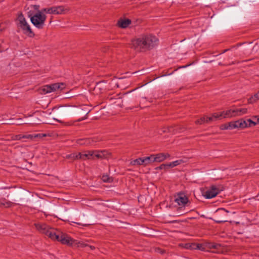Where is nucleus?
I'll return each instance as SVG.
<instances>
[{
	"instance_id": "nucleus-1",
	"label": "nucleus",
	"mask_w": 259,
	"mask_h": 259,
	"mask_svg": "<svg viewBox=\"0 0 259 259\" xmlns=\"http://www.w3.org/2000/svg\"><path fill=\"white\" fill-rule=\"evenodd\" d=\"M36 229L41 233L45 234L53 240H57L63 244L72 246L74 240L69 235L59 230L50 227L44 223H35Z\"/></svg>"
},
{
	"instance_id": "nucleus-2",
	"label": "nucleus",
	"mask_w": 259,
	"mask_h": 259,
	"mask_svg": "<svg viewBox=\"0 0 259 259\" xmlns=\"http://www.w3.org/2000/svg\"><path fill=\"white\" fill-rule=\"evenodd\" d=\"M158 39L152 35H144L132 40L131 47L137 52H145L152 49Z\"/></svg>"
},
{
	"instance_id": "nucleus-3",
	"label": "nucleus",
	"mask_w": 259,
	"mask_h": 259,
	"mask_svg": "<svg viewBox=\"0 0 259 259\" xmlns=\"http://www.w3.org/2000/svg\"><path fill=\"white\" fill-rule=\"evenodd\" d=\"M53 111L54 116H55L53 119L60 123L62 122V121L60 119L70 116L73 112L72 108L70 106L54 107Z\"/></svg>"
},
{
	"instance_id": "nucleus-4",
	"label": "nucleus",
	"mask_w": 259,
	"mask_h": 259,
	"mask_svg": "<svg viewBox=\"0 0 259 259\" xmlns=\"http://www.w3.org/2000/svg\"><path fill=\"white\" fill-rule=\"evenodd\" d=\"M110 156V153L106 150H91L87 151V153L82 152V160L107 158Z\"/></svg>"
},
{
	"instance_id": "nucleus-5",
	"label": "nucleus",
	"mask_w": 259,
	"mask_h": 259,
	"mask_svg": "<svg viewBox=\"0 0 259 259\" xmlns=\"http://www.w3.org/2000/svg\"><path fill=\"white\" fill-rule=\"evenodd\" d=\"M46 18V16L43 14L41 11L38 10L37 13L30 18V20L36 27L42 29L44 26Z\"/></svg>"
},
{
	"instance_id": "nucleus-6",
	"label": "nucleus",
	"mask_w": 259,
	"mask_h": 259,
	"mask_svg": "<svg viewBox=\"0 0 259 259\" xmlns=\"http://www.w3.org/2000/svg\"><path fill=\"white\" fill-rule=\"evenodd\" d=\"M19 22V26L23 30L25 34H28L30 37H33L34 33L31 30L30 26L27 23L23 15L21 13L18 17Z\"/></svg>"
},
{
	"instance_id": "nucleus-7",
	"label": "nucleus",
	"mask_w": 259,
	"mask_h": 259,
	"mask_svg": "<svg viewBox=\"0 0 259 259\" xmlns=\"http://www.w3.org/2000/svg\"><path fill=\"white\" fill-rule=\"evenodd\" d=\"M222 115L223 114L214 113L211 114L210 116L205 115L200 117L199 119L196 120L195 123V124L199 125L209 123L210 122L215 121L219 119Z\"/></svg>"
},
{
	"instance_id": "nucleus-8",
	"label": "nucleus",
	"mask_w": 259,
	"mask_h": 259,
	"mask_svg": "<svg viewBox=\"0 0 259 259\" xmlns=\"http://www.w3.org/2000/svg\"><path fill=\"white\" fill-rule=\"evenodd\" d=\"M175 201L179 206H181L178 208V210L184 211L185 206L190 204V202L188 197L184 194L182 193L178 194Z\"/></svg>"
},
{
	"instance_id": "nucleus-9",
	"label": "nucleus",
	"mask_w": 259,
	"mask_h": 259,
	"mask_svg": "<svg viewBox=\"0 0 259 259\" xmlns=\"http://www.w3.org/2000/svg\"><path fill=\"white\" fill-rule=\"evenodd\" d=\"M205 251H211L213 253H219L222 252L223 248L219 243L205 242L204 245Z\"/></svg>"
},
{
	"instance_id": "nucleus-10",
	"label": "nucleus",
	"mask_w": 259,
	"mask_h": 259,
	"mask_svg": "<svg viewBox=\"0 0 259 259\" xmlns=\"http://www.w3.org/2000/svg\"><path fill=\"white\" fill-rule=\"evenodd\" d=\"M222 191L219 186L211 185L209 189L203 192V196L207 199L215 197Z\"/></svg>"
},
{
	"instance_id": "nucleus-11",
	"label": "nucleus",
	"mask_w": 259,
	"mask_h": 259,
	"mask_svg": "<svg viewBox=\"0 0 259 259\" xmlns=\"http://www.w3.org/2000/svg\"><path fill=\"white\" fill-rule=\"evenodd\" d=\"M41 11L42 13L45 12L48 14H61L64 11V8L63 6L53 7L42 9Z\"/></svg>"
},
{
	"instance_id": "nucleus-12",
	"label": "nucleus",
	"mask_w": 259,
	"mask_h": 259,
	"mask_svg": "<svg viewBox=\"0 0 259 259\" xmlns=\"http://www.w3.org/2000/svg\"><path fill=\"white\" fill-rule=\"evenodd\" d=\"M99 140L98 138L96 137L83 138L77 139L76 143L80 145L89 146L94 144L95 143L99 141Z\"/></svg>"
},
{
	"instance_id": "nucleus-13",
	"label": "nucleus",
	"mask_w": 259,
	"mask_h": 259,
	"mask_svg": "<svg viewBox=\"0 0 259 259\" xmlns=\"http://www.w3.org/2000/svg\"><path fill=\"white\" fill-rule=\"evenodd\" d=\"M45 135H41L40 134H34V135H16L14 136L13 137V139L14 140H20L23 139H30L33 140V139L36 138H41L43 137H45Z\"/></svg>"
},
{
	"instance_id": "nucleus-14",
	"label": "nucleus",
	"mask_w": 259,
	"mask_h": 259,
	"mask_svg": "<svg viewBox=\"0 0 259 259\" xmlns=\"http://www.w3.org/2000/svg\"><path fill=\"white\" fill-rule=\"evenodd\" d=\"M185 127L184 126H168L166 128H164L162 132L163 133L169 132L172 133L173 134H176L177 132H181L184 131L185 130Z\"/></svg>"
},
{
	"instance_id": "nucleus-15",
	"label": "nucleus",
	"mask_w": 259,
	"mask_h": 259,
	"mask_svg": "<svg viewBox=\"0 0 259 259\" xmlns=\"http://www.w3.org/2000/svg\"><path fill=\"white\" fill-rule=\"evenodd\" d=\"M169 157L170 155L168 153H160L155 155L154 154L153 160H154V162H160Z\"/></svg>"
},
{
	"instance_id": "nucleus-16",
	"label": "nucleus",
	"mask_w": 259,
	"mask_h": 259,
	"mask_svg": "<svg viewBox=\"0 0 259 259\" xmlns=\"http://www.w3.org/2000/svg\"><path fill=\"white\" fill-rule=\"evenodd\" d=\"M131 20L128 19H120L118 21V26L122 28L127 27L131 24Z\"/></svg>"
},
{
	"instance_id": "nucleus-17",
	"label": "nucleus",
	"mask_w": 259,
	"mask_h": 259,
	"mask_svg": "<svg viewBox=\"0 0 259 259\" xmlns=\"http://www.w3.org/2000/svg\"><path fill=\"white\" fill-rule=\"evenodd\" d=\"M236 128H244L248 127V124L245 120L243 119L234 121Z\"/></svg>"
},
{
	"instance_id": "nucleus-18",
	"label": "nucleus",
	"mask_w": 259,
	"mask_h": 259,
	"mask_svg": "<svg viewBox=\"0 0 259 259\" xmlns=\"http://www.w3.org/2000/svg\"><path fill=\"white\" fill-rule=\"evenodd\" d=\"M236 128H244L248 127V124L245 120L243 119L234 121Z\"/></svg>"
},
{
	"instance_id": "nucleus-19",
	"label": "nucleus",
	"mask_w": 259,
	"mask_h": 259,
	"mask_svg": "<svg viewBox=\"0 0 259 259\" xmlns=\"http://www.w3.org/2000/svg\"><path fill=\"white\" fill-rule=\"evenodd\" d=\"M52 89V92L56 91L57 90H62L65 88V84L63 83H55L49 84Z\"/></svg>"
},
{
	"instance_id": "nucleus-20",
	"label": "nucleus",
	"mask_w": 259,
	"mask_h": 259,
	"mask_svg": "<svg viewBox=\"0 0 259 259\" xmlns=\"http://www.w3.org/2000/svg\"><path fill=\"white\" fill-rule=\"evenodd\" d=\"M154 154H151L149 156L143 157V163L144 166H146L149 164H150L154 162L153 160Z\"/></svg>"
},
{
	"instance_id": "nucleus-21",
	"label": "nucleus",
	"mask_w": 259,
	"mask_h": 259,
	"mask_svg": "<svg viewBox=\"0 0 259 259\" xmlns=\"http://www.w3.org/2000/svg\"><path fill=\"white\" fill-rule=\"evenodd\" d=\"M14 203L13 202L8 201L4 198L1 199V202H0V207L9 208Z\"/></svg>"
},
{
	"instance_id": "nucleus-22",
	"label": "nucleus",
	"mask_w": 259,
	"mask_h": 259,
	"mask_svg": "<svg viewBox=\"0 0 259 259\" xmlns=\"http://www.w3.org/2000/svg\"><path fill=\"white\" fill-rule=\"evenodd\" d=\"M247 111V108L236 109L233 110L234 114H233V115H234V116H241L243 114L246 113Z\"/></svg>"
},
{
	"instance_id": "nucleus-23",
	"label": "nucleus",
	"mask_w": 259,
	"mask_h": 259,
	"mask_svg": "<svg viewBox=\"0 0 259 259\" xmlns=\"http://www.w3.org/2000/svg\"><path fill=\"white\" fill-rule=\"evenodd\" d=\"M131 165H144L143 157H140L131 161Z\"/></svg>"
},
{
	"instance_id": "nucleus-24",
	"label": "nucleus",
	"mask_w": 259,
	"mask_h": 259,
	"mask_svg": "<svg viewBox=\"0 0 259 259\" xmlns=\"http://www.w3.org/2000/svg\"><path fill=\"white\" fill-rule=\"evenodd\" d=\"M218 114H223V115L219 119H221L222 117L226 118V117H234V116L233 115L234 114L233 110H229L226 111H223L221 113H218Z\"/></svg>"
},
{
	"instance_id": "nucleus-25",
	"label": "nucleus",
	"mask_w": 259,
	"mask_h": 259,
	"mask_svg": "<svg viewBox=\"0 0 259 259\" xmlns=\"http://www.w3.org/2000/svg\"><path fill=\"white\" fill-rule=\"evenodd\" d=\"M82 152L72 153L67 156V158H71L73 160L82 159Z\"/></svg>"
},
{
	"instance_id": "nucleus-26",
	"label": "nucleus",
	"mask_w": 259,
	"mask_h": 259,
	"mask_svg": "<svg viewBox=\"0 0 259 259\" xmlns=\"http://www.w3.org/2000/svg\"><path fill=\"white\" fill-rule=\"evenodd\" d=\"M259 100V91L248 99V102L252 104Z\"/></svg>"
},
{
	"instance_id": "nucleus-27",
	"label": "nucleus",
	"mask_w": 259,
	"mask_h": 259,
	"mask_svg": "<svg viewBox=\"0 0 259 259\" xmlns=\"http://www.w3.org/2000/svg\"><path fill=\"white\" fill-rule=\"evenodd\" d=\"M204 243H201V244H196L195 243V245H193L194 246H195V249H199L202 251H205V247L203 246Z\"/></svg>"
},
{
	"instance_id": "nucleus-28",
	"label": "nucleus",
	"mask_w": 259,
	"mask_h": 259,
	"mask_svg": "<svg viewBox=\"0 0 259 259\" xmlns=\"http://www.w3.org/2000/svg\"><path fill=\"white\" fill-rule=\"evenodd\" d=\"M42 91L45 94L49 93L52 92V89H51V87L49 85H46L43 87Z\"/></svg>"
},
{
	"instance_id": "nucleus-29",
	"label": "nucleus",
	"mask_w": 259,
	"mask_h": 259,
	"mask_svg": "<svg viewBox=\"0 0 259 259\" xmlns=\"http://www.w3.org/2000/svg\"><path fill=\"white\" fill-rule=\"evenodd\" d=\"M182 160H176L168 163L169 167H173L181 164Z\"/></svg>"
},
{
	"instance_id": "nucleus-30",
	"label": "nucleus",
	"mask_w": 259,
	"mask_h": 259,
	"mask_svg": "<svg viewBox=\"0 0 259 259\" xmlns=\"http://www.w3.org/2000/svg\"><path fill=\"white\" fill-rule=\"evenodd\" d=\"M246 121L247 122V123L248 124V126H249V127H251L252 125L254 126V125H256L257 123H258L257 121V122L253 121L252 120H251L250 119H247Z\"/></svg>"
},
{
	"instance_id": "nucleus-31",
	"label": "nucleus",
	"mask_w": 259,
	"mask_h": 259,
	"mask_svg": "<svg viewBox=\"0 0 259 259\" xmlns=\"http://www.w3.org/2000/svg\"><path fill=\"white\" fill-rule=\"evenodd\" d=\"M169 168L168 164H162L159 166H158L155 168L156 169H166Z\"/></svg>"
},
{
	"instance_id": "nucleus-32",
	"label": "nucleus",
	"mask_w": 259,
	"mask_h": 259,
	"mask_svg": "<svg viewBox=\"0 0 259 259\" xmlns=\"http://www.w3.org/2000/svg\"><path fill=\"white\" fill-rule=\"evenodd\" d=\"M227 125L228 126L229 130H233L235 128V125L234 123V121H231L230 122L227 123Z\"/></svg>"
},
{
	"instance_id": "nucleus-33",
	"label": "nucleus",
	"mask_w": 259,
	"mask_h": 259,
	"mask_svg": "<svg viewBox=\"0 0 259 259\" xmlns=\"http://www.w3.org/2000/svg\"><path fill=\"white\" fill-rule=\"evenodd\" d=\"M193 245H195V243H186L185 244V248L187 249H195V246Z\"/></svg>"
},
{
	"instance_id": "nucleus-34",
	"label": "nucleus",
	"mask_w": 259,
	"mask_h": 259,
	"mask_svg": "<svg viewBox=\"0 0 259 259\" xmlns=\"http://www.w3.org/2000/svg\"><path fill=\"white\" fill-rule=\"evenodd\" d=\"M220 129L222 130H228V126L227 125V123L225 124H222L220 126Z\"/></svg>"
},
{
	"instance_id": "nucleus-35",
	"label": "nucleus",
	"mask_w": 259,
	"mask_h": 259,
	"mask_svg": "<svg viewBox=\"0 0 259 259\" xmlns=\"http://www.w3.org/2000/svg\"><path fill=\"white\" fill-rule=\"evenodd\" d=\"M101 85H102V83L101 82H98L96 84V86L95 87V90H101Z\"/></svg>"
},
{
	"instance_id": "nucleus-36",
	"label": "nucleus",
	"mask_w": 259,
	"mask_h": 259,
	"mask_svg": "<svg viewBox=\"0 0 259 259\" xmlns=\"http://www.w3.org/2000/svg\"><path fill=\"white\" fill-rule=\"evenodd\" d=\"M228 212V211L226 210L224 208H222L217 211V213H220L221 214L226 213Z\"/></svg>"
},
{
	"instance_id": "nucleus-37",
	"label": "nucleus",
	"mask_w": 259,
	"mask_h": 259,
	"mask_svg": "<svg viewBox=\"0 0 259 259\" xmlns=\"http://www.w3.org/2000/svg\"><path fill=\"white\" fill-rule=\"evenodd\" d=\"M90 112V110H88V111H86L85 112H84V113L85 114V116L84 117L81 118V119H79L78 120V121H81L84 119H86L87 118V115Z\"/></svg>"
},
{
	"instance_id": "nucleus-38",
	"label": "nucleus",
	"mask_w": 259,
	"mask_h": 259,
	"mask_svg": "<svg viewBox=\"0 0 259 259\" xmlns=\"http://www.w3.org/2000/svg\"><path fill=\"white\" fill-rule=\"evenodd\" d=\"M89 246V244H85L82 242H78V247H86V246Z\"/></svg>"
},
{
	"instance_id": "nucleus-39",
	"label": "nucleus",
	"mask_w": 259,
	"mask_h": 259,
	"mask_svg": "<svg viewBox=\"0 0 259 259\" xmlns=\"http://www.w3.org/2000/svg\"><path fill=\"white\" fill-rule=\"evenodd\" d=\"M102 179L104 182H109L108 176L107 175L103 176Z\"/></svg>"
},
{
	"instance_id": "nucleus-40",
	"label": "nucleus",
	"mask_w": 259,
	"mask_h": 259,
	"mask_svg": "<svg viewBox=\"0 0 259 259\" xmlns=\"http://www.w3.org/2000/svg\"><path fill=\"white\" fill-rule=\"evenodd\" d=\"M227 221L224 220V219H223V220H216V222L218 223H223V222H226Z\"/></svg>"
},
{
	"instance_id": "nucleus-41",
	"label": "nucleus",
	"mask_w": 259,
	"mask_h": 259,
	"mask_svg": "<svg viewBox=\"0 0 259 259\" xmlns=\"http://www.w3.org/2000/svg\"><path fill=\"white\" fill-rule=\"evenodd\" d=\"M252 118L254 119H256L257 121V122H259V116H254Z\"/></svg>"
},
{
	"instance_id": "nucleus-42",
	"label": "nucleus",
	"mask_w": 259,
	"mask_h": 259,
	"mask_svg": "<svg viewBox=\"0 0 259 259\" xmlns=\"http://www.w3.org/2000/svg\"><path fill=\"white\" fill-rule=\"evenodd\" d=\"M89 247H90V248L92 249V250H94L95 249V247L94 246H92V245H89L88 246Z\"/></svg>"
},
{
	"instance_id": "nucleus-43",
	"label": "nucleus",
	"mask_w": 259,
	"mask_h": 259,
	"mask_svg": "<svg viewBox=\"0 0 259 259\" xmlns=\"http://www.w3.org/2000/svg\"><path fill=\"white\" fill-rule=\"evenodd\" d=\"M4 50V49H3L2 47V45L0 44V52H2Z\"/></svg>"
},
{
	"instance_id": "nucleus-44",
	"label": "nucleus",
	"mask_w": 259,
	"mask_h": 259,
	"mask_svg": "<svg viewBox=\"0 0 259 259\" xmlns=\"http://www.w3.org/2000/svg\"><path fill=\"white\" fill-rule=\"evenodd\" d=\"M34 7H35V10H38V9L39 8V6L35 5Z\"/></svg>"
},
{
	"instance_id": "nucleus-45",
	"label": "nucleus",
	"mask_w": 259,
	"mask_h": 259,
	"mask_svg": "<svg viewBox=\"0 0 259 259\" xmlns=\"http://www.w3.org/2000/svg\"><path fill=\"white\" fill-rule=\"evenodd\" d=\"M228 50V49H226L225 50L223 51V52H222V53H225L226 52H227Z\"/></svg>"
},
{
	"instance_id": "nucleus-46",
	"label": "nucleus",
	"mask_w": 259,
	"mask_h": 259,
	"mask_svg": "<svg viewBox=\"0 0 259 259\" xmlns=\"http://www.w3.org/2000/svg\"><path fill=\"white\" fill-rule=\"evenodd\" d=\"M235 62H233L231 64H235Z\"/></svg>"
},
{
	"instance_id": "nucleus-47",
	"label": "nucleus",
	"mask_w": 259,
	"mask_h": 259,
	"mask_svg": "<svg viewBox=\"0 0 259 259\" xmlns=\"http://www.w3.org/2000/svg\"><path fill=\"white\" fill-rule=\"evenodd\" d=\"M186 212L185 211H184V213L183 214H185L186 213Z\"/></svg>"
},
{
	"instance_id": "nucleus-48",
	"label": "nucleus",
	"mask_w": 259,
	"mask_h": 259,
	"mask_svg": "<svg viewBox=\"0 0 259 259\" xmlns=\"http://www.w3.org/2000/svg\"><path fill=\"white\" fill-rule=\"evenodd\" d=\"M0 202H1V200H0Z\"/></svg>"
}]
</instances>
